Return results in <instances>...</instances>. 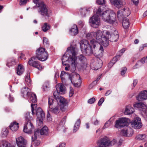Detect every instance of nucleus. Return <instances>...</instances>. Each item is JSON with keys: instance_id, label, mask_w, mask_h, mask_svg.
I'll return each mask as SVG.
<instances>
[{"instance_id": "obj_2", "label": "nucleus", "mask_w": 147, "mask_h": 147, "mask_svg": "<svg viewBox=\"0 0 147 147\" xmlns=\"http://www.w3.org/2000/svg\"><path fill=\"white\" fill-rule=\"evenodd\" d=\"M96 46L94 49L92 46H90L88 41L85 39L81 40L80 44V47L82 52L86 53L89 55L91 54H94L98 58L102 57L103 55L104 49L102 46L100 45Z\"/></svg>"}, {"instance_id": "obj_32", "label": "nucleus", "mask_w": 147, "mask_h": 147, "mask_svg": "<svg viewBox=\"0 0 147 147\" xmlns=\"http://www.w3.org/2000/svg\"><path fill=\"white\" fill-rule=\"evenodd\" d=\"M136 138L139 140L146 141L147 140V136L145 134H139L136 136Z\"/></svg>"}, {"instance_id": "obj_6", "label": "nucleus", "mask_w": 147, "mask_h": 147, "mask_svg": "<svg viewBox=\"0 0 147 147\" xmlns=\"http://www.w3.org/2000/svg\"><path fill=\"white\" fill-rule=\"evenodd\" d=\"M102 37H105L108 39L109 43V40L111 42L117 41L118 39L119 36L117 31L112 28L111 31L103 30Z\"/></svg>"}, {"instance_id": "obj_28", "label": "nucleus", "mask_w": 147, "mask_h": 147, "mask_svg": "<svg viewBox=\"0 0 147 147\" xmlns=\"http://www.w3.org/2000/svg\"><path fill=\"white\" fill-rule=\"evenodd\" d=\"M16 73L19 76L22 74L24 71V69L23 65L21 64H19L16 70Z\"/></svg>"}, {"instance_id": "obj_4", "label": "nucleus", "mask_w": 147, "mask_h": 147, "mask_svg": "<svg viewBox=\"0 0 147 147\" xmlns=\"http://www.w3.org/2000/svg\"><path fill=\"white\" fill-rule=\"evenodd\" d=\"M68 101L63 97L60 96L56 100H54L52 97L49 98L48 107L49 110L51 112L56 114L59 111V107L61 110L67 105Z\"/></svg>"}, {"instance_id": "obj_56", "label": "nucleus", "mask_w": 147, "mask_h": 147, "mask_svg": "<svg viewBox=\"0 0 147 147\" xmlns=\"http://www.w3.org/2000/svg\"><path fill=\"white\" fill-rule=\"evenodd\" d=\"M96 2L99 4H102L105 3V0H97Z\"/></svg>"}, {"instance_id": "obj_49", "label": "nucleus", "mask_w": 147, "mask_h": 147, "mask_svg": "<svg viewBox=\"0 0 147 147\" xmlns=\"http://www.w3.org/2000/svg\"><path fill=\"white\" fill-rule=\"evenodd\" d=\"M37 106V105L36 104H31V110L32 112V114L33 115L34 114V108L36 107Z\"/></svg>"}, {"instance_id": "obj_17", "label": "nucleus", "mask_w": 147, "mask_h": 147, "mask_svg": "<svg viewBox=\"0 0 147 147\" xmlns=\"http://www.w3.org/2000/svg\"><path fill=\"white\" fill-rule=\"evenodd\" d=\"M34 127L31 122H25L24 127L23 131L28 134H31Z\"/></svg>"}, {"instance_id": "obj_58", "label": "nucleus", "mask_w": 147, "mask_h": 147, "mask_svg": "<svg viewBox=\"0 0 147 147\" xmlns=\"http://www.w3.org/2000/svg\"><path fill=\"white\" fill-rule=\"evenodd\" d=\"M71 65L70 66H66L65 67V69L66 70V71H68V70H70V71L72 72H74L75 71H72V70L70 69H69V67H71V68H72L73 67H72V65H71V63H70Z\"/></svg>"}, {"instance_id": "obj_24", "label": "nucleus", "mask_w": 147, "mask_h": 147, "mask_svg": "<svg viewBox=\"0 0 147 147\" xmlns=\"http://www.w3.org/2000/svg\"><path fill=\"white\" fill-rule=\"evenodd\" d=\"M134 111V108L130 105H127L125 108L124 114L126 115H129L132 114Z\"/></svg>"}, {"instance_id": "obj_42", "label": "nucleus", "mask_w": 147, "mask_h": 147, "mask_svg": "<svg viewBox=\"0 0 147 147\" xmlns=\"http://www.w3.org/2000/svg\"><path fill=\"white\" fill-rule=\"evenodd\" d=\"M121 56V55H118L113 58L111 61L114 64L119 59L120 57Z\"/></svg>"}, {"instance_id": "obj_44", "label": "nucleus", "mask_w": 147, "mask_h": 147, "mask_svg": "<svg viewBox=\"0 0 147 147\" xmlns=\"http://www.w3.org/2000/svg\"><path fill=\"white\" fill-rule=\"evenodd\" d=\"M64 122H62L60 123V124L58 125V130H61V129H64V127H63V124H64L65 123V121H64V119H63Z\"/></svg>"}, {"instance_id": "obj_5", "label": "nucleus", "mask_w": 147, "mask_h": 147, "mask_svg": "<svg viewBox=\"0 0 147 147\" xmlns=\"http://www.w3.org/2000/svg\"><path fill=\"white\" fill-rule=\"evenodd\" d=\"M96 13L101 16L104 21L107 23L113 24L116 21V15L112 10H108L103 11L100 7L97 9Z\"/></svg>"}, {"instance_id": "obj_20", "label": "nucleus", "mask_w": 147, "mask_h": 147, "mask_svg": "<svg viewBox=\"0 0 147 147\" xmlns=\"http://www.w3.org/2000/svg\"><path fill=\"white\" fill-rule=\"evenodd\" d=\"M137 99L139 101H142L147 99V91L144 90L141 92L136 96Z\"/></svg>"}, {"instance_id": "obj_23", "label": "nucleus", "mask_w": 147, "mask_h": 147, "mask_svg": "<svg viewBox=\"0 0 147 147\" xmlns=\"http://www.w3.org/2000/svg\"><path fill=\"white\" fill-rule=\"evenodd\" d=\"M92 11V8L91 7L88 8H81L80 9V11L82 16L85 17L86 14L89 13L90 11Z\"/></svg>"}, {"instance_id": "obj_60", "label": "nucleus", "mask_w": 147, "mask_h": 147, "mask_svg": "<svg viewBox=\"0 0 147 147\" xmlns=\"http://www.w3.org/2000/svg\"><path fill=\"white\" fill-rule=\"evenodd\" d=\"M32 142H34V143H33L34 145L35 146H36L40 144V141L36 140H35L34 141H32Z\"/></svg>"}, {"instance_id": "obj_51", "label": "nucleus", "mask_w": 147, "mask_h": 147, "mask_svg": "<svg viewBox=\"0 0 147 147\" xmlns=\"http://www.w3.org/2000/svg\"><path fill=\"white\" fill-rule=\"evenodd\" d=\"M84 24V22L83 20H80L78 22V25L82 28L83 27Z\"/></svg>"}, {"instance_id": "obj_15", "label": "nucleus", "mask_w": 147, "mask_h": 147, "mask_svg": "<svg viewBox=\"0 0 147 147\" xmlns=\"http://www.w3.org/2000/svg\"><path fill=\"white\" fill-rule=\"evenodd\" d=\"M131 127L136 129L140 128L142 126L141 119L138 117H136L134 121L131 122Z\"/></svg>"}, {"instance_id": "obj_48", "label": "nucleus", "mask_w": 147, "mask_h": 147, "mask_svg": "<svg viewBox=\"0 0 147 147\" xmlns=\"http://www.w3.org/2000/svg\"><path fill=\"white\" fill-rule=\"evenodd\" d=\"M127 68L125 67L122 68L121 71V74L122 76H123L126 73L127 71Z\"/></svg>"}, {"instance_id": "obj_54", "label": "nucleus", "mask_w": 147, "mask_h": 147, "mask_svg": "<svg viewBox=\"0 0 147 147\" xmlns=\"http://www.w3.org/2000/svg\"><path fill=\"white\" fill-rule=\"evenodd\" d=\"M104 101V98L103 97L101 98L99 100L98 104L99 106L101 105Z\"/></svg>"}, {"instance_id": "obj_1", "label": "nucleus", "mask_w": 147, "mask_h": 147, "mask_svg": "<svg viewBox=\"0 0 147 147\" xmlns=\"http://www.w3.org/2000/svg\"><path fill=\"white\" fill-rule=\"evenodd\" d=\"M78 50L76 46H70L67 48L66 53L63 55L62 58V63L63 65H69L68 63H71L72 68L69 67L72 71H75L76 67H78L76 64V55Z\"/></svg>"}, {"instance_id": "obj_43", "label": "nucleus", "mask_w": 147, "mask_h": 147, "mask_svg": "<svg viewBox=\"0 0 147 147\" xmlns=\"http://www.w3.org/2000/svg\"><path fill=\"white\" fill-rule=\"evenodd\" d=\"M49 88V84L48 82H45L43 85L42 88L43 90L45 91L47 90Z\"/></svg>"}, {"instance_id": "obj_10", "label": "nucleus", "mask_w": 147, "mask_h": 147, "mask_svg": "<svg viewBox=\"0 0 147 147\" xmlns=\"http://www.w3.org/2000/svg\"><path fill=\"white\" fill-rule=\"evenodd\" d=\"M99 15H94L89 19V22L90 25L94 28H98L100 25V20L99 17Z\"/></svg>"}, {"instance_id": "obj_29", "label": "nucleus", "mask_w": 147, "mask_h": 147, "mask_svg": "<svg viewBox=\"0 0 147 147\" xmlns=\"http://www.w3.org/2000/svg\"><path fill=\"white\" fill-rule=\"evenodd\" d=\"M18 123L14 121L12 123H11L9 126L10 129L13 131H16L17 130L18 128Z\"/></svg>"}, {"instance_id": "obj_33", "label": "nucleus", "mask_w": 147, "mask_h": 147, "mask_svg": "<svg viewBox=\"0 0 147 147\" xmlns=\"http://www.w3.org/2000/svg\"><path fill=\"white\" fill-rule=\"evenodd\" d=\"M40 134V130L38 129H36L34 133V134L32 137V141H34L36 140L38 136Z\"/></svg>"}, {"instance_id": "obj_39", "label": "nucleus", "mask_w": 147, "mask_h": 147, "mask_svg": "<svg viewBox=\"0 0 147 147\" xmlns=\"http://www.w3.org/2000/svg\"><path fill=\"white\" fill-rule=\"evenodd\" d=\"M8 131L7 128H4L3 129L1 133V136L3 137H5L7 135Z\"/></svg>"}, {"instance_id": "obj_53", "label": "nucleus", "mask_w": 147, "mask_h": 147, "mask_svg": "<svg viewBox=\"0 0 147 147\" xmlns=\"http://www.w3.org/2000/svg\"><path fill=\"white\" fill-rule=\"evenodd\" d=\"M29 0H20L19 4L20 5H22L26 4Z\"/></svg>"}, {"instance_id": "obj_8", "label": "nucleus", "mask_w": 147, "mask_h": 147, "mask_svg": "<svg viewBox=\"0 0 147 147\" xmlns=\"http://www.w3.org/2000/svg\"><path fill=\"white\" fill-rule=\"evenodd\" d=\"M30 90L28 88L24 87L21 90L22 95L25 98H28L30 96V100L32 103H36L37 102L36 95L30 92Z\"/></svg>"}, {"instance_id": "obj_52", "label": "nucleus", "mask_w": 147, "mask_h": 147, "mask_svg": "<svg viewBox=\"0 0 147 147\" xmlns=\"http://www.w3.org/2000/svg\"><path fill=\"white\" fill-rule=\"evenodd\" d=\"M95 101V98H94L93 97L90 99H89L88 100V102L89 104H92Z\"/></svg>"}, {"instance_id": "obj_63", "label": "nucleus", "mask_w": 147, "mask_h": 147, "mask_svg": "<svg viewBox=\"0 0 147 147\" xmlns=\"http://www.w3.org/2000/svg\"><path fill=\"white\" fill-rule=\"evenodd\" d=\"M138 83V80H133V86L134 87H135Z\"/></svg>"}, {"instance_id": "obj_12", "label": "nucleus", "mask_w": 147, "mask_h": 147, "mask_svg": "<svg viewBox=\"0 0 147 147\" xmlns=\"http://www.w3.org/2000/svg\"><path fill=\"white\" fill-rule=\"evenodd\" d=\"M130 120L126 118H121L116 121L115 127L117 128H121L125 126H127L130 122Z\"/></svg>"}, {"instance_id": "obj_9", "label": "nucleus", "mask_w": 147, "mask_h": 147, "mask_svg": "<svg viewBox=\"0 0 147 147\" xmlns=\"http://www.w3.org/2000/svg\"><path fill=\"white\" fill-rule=\"evenodd\" d=\"M35 57L41 61H44L47 60L48 57V54L45 48H40L36 51Z\"/></svg>"}, {"instance_id": "obj_62", "label": "nucleus", "mask_w": 147, "mask_h": 147, "mask_svg": "<svg viewBox=\"0 0 147 147\" xmlns=\"http://www.w3.org/2000/svg\"><path fill=\"white\" fill-rule=\"evenodd\" d=\"M125 51V50L124 49H121L120 51H119V55H122V54Z\"/></svg>"}, {"instance_id": "obj_57", "label": "nucleus", "mask_w": 147, "mask_h": 147, "mask_svg": "<svg viewBox=\"0 0 147 147\" xmlns=\"http://www.w3.org/2000/svg\"><path fill=\"white\" fill-rule=\"evenodd\" d=\"M66 74V72L64 71H62L61 72V74L60 75V77L62 79V80H63L64 79V77H63L65 74Z\"/></svg>"}, {"instance_id": "obj_45", "label": "nucleus", "mask_w": 147, "mask_h": 147, "mask_svg": "<svg viewBox=\"0 0 147 147\" xmlns=\"http://www.w3.org/2000/svg\"><path fill=\"white\" fill-rule=\"evenodd\" d=\"M111 123V122L109 121H108L107 122H106L105 123V125H104V126L102 127V129H105V128H107L109 127Z\"/></svg>"}, {"instance_id": "obj_11", "label": "nucleus", "mask_w": 147, "mask_h": 147, "mask_svg": "<svg viewBox=\"0 0 147 147\" xmlns=\"http://www.w3.org/2000/svg\"><path fill=\"white\" fill-rule=\"evenodd\" d=\"M38 7L39 8L38 12L40 14L45 17L49 18L50 16V12L44 3L39 4Z\"/></svg>"}, {"instance_id": "obj_61", "label": "nucleus", "mask_w": 147, "mask_h": 147, "mask_svg": "<svg viewBox=\"0 0 147 147\" xmlns=\"http://www.w3.org/2000/svg\"><path fill=\"white\" fill-rule=\"evenodd\" d=\"M93 123L95 125H98L99 123V121L97 119H93Z\"/></svg>"}, {"instance_id": "obj_59", "label": "nucleus", "mask_w": 147, "mask_h": 147, "mask_svg": "<svg viewBox=\"0 0 147 147\" xmlns=\"http://www.w3.org/2000/svg\"><path fill=\"white\" fill-rule=\"evenodd\" d=\"M74 94V90L72 88H71L69 92V96L70 97H71Z\"/></svg>"}, {"instance_id": "obj_19", "label": "nucleus", "mask_w": 147, "mask_h": 147, "mask_svg": "<svg viewBox=\"0 0 147 147\" xmlns=\"http://www.w3.org/2000/svg\"><path fill=\"white\" fill-rule=\"evenodd\" d=\"M121 134L124 136L129 137L132 135L133 131L131 128L127 127L121 130Z\"/></svg>"}, {"instance_id": "obj_18", "label": "nucleus", "mask_w": 147, "mask_h": 147, "mask_svg": "<svg viewBox=\"0 0 147 147\" xmlns=\"http://www.w3.org/2000/svg\"><path fill=\"white\" fill-rule=\"evenodd\" d=\"M79 62V64L76 63V64H77L78 67L76 68H80V65L81 67H83L84 66L87 65V60L86 57L82 55H81L78 56L77 57Z\"/></svg>"}, {"instance_id": "obj_21", "label": "nucleus", "mask_w": 147, "mask_h": 147, "mask_svg": "<svg viewBox=\"0 0 147 147\" xmlns=\"http://www.w3.org/2000/svg\"><path fill=\"white\" fill-rule=\"evenodd\" d=\"M111 3L117 7L119 8L121 6L125 4L123 0H109Z\"/></svg>"}, {"instance_id": "obj_36", "label": "nucleus", "mask_w": 147, "mask_h": 147, "mask_svg": "<svg viewBox=\"0 0 147 147\" xmlns=\"http://www.w3.org/2000/svg\"><path fill=\"white\" fill-rule=\"evenodd\" d=\"M0 147H12L10 144L5 141H2L0 142Z\"/></svg>"}, {"instance_id": "obj_34", "label": "nucleus", "mask_w": 147, "mask_h": 147, "mask_svg": "<svg viewBox=\"0 0 147 147\" xmlns=\"http://www.w3.org/2000/svg\"><path fill=\"white\" fill-rule=\"evenodd\" d=\"M30 112H28L25 115V122H31V121L32 119V118L30 116Z\"/></svg>"}, {"instance_id": "obj_50", "label": "nucleus", "mask_w": 147, "mask_h": 147, "mask_svg": "<svg viewBox=\"0 0 147 147\" xmlns=\"http://www.w3.org/2000/svg\"><path fill=\"white\" fill-rule=\"evenodd\" d=\"M33 2L35 3L36 6L38 7V5L39 4L41 3H44L42 1H40L39 0H33Z\"/></svg>"}, {"instance_id": "obj_64", "label": "nucleus", "mask_w": 147, "mask_h": 147, "mask_svg": "<svg viewBox=\"0 0 147 147\" xmlns=\"http://www.w3.org/2000/svg\"><path fill=\"white\" fill-rule=\"evenodd\" d=\"M112 92L111 90H107L105 94V95L106 96H107L110 94Z\"/></svg>"}, {"instance_id": "obj_41", "label": "nucleus", "mask_w": 147, "mask_h": 147, "mask_svg": "<svg viewBox=\"0 0 147 147\" xmlns=\"http://www.w3.org/2000/svg\"><path fill=\"white\" fill-rule=\"evenodd\" d=\"M43 118H38L36 120L37 125L39 127H41L43 125V123L42 121Z\"/></svg>"}, {"instance_id": "obj_25", "label": "nucleus", "mask_w": 147, "mask_h": 147, "mask_svg": "<svg viewBox=\"0 0 147 147\" xmlns=\"http://www.w3.org/2000/svg\"><path fill=\"white\" fill-rule=\"evenodd\" d=\"M56 90L61 94L64 93L65 90V86L61 83H59L56 86Z\"/></svg>"}, {"instance_id": "obj_37", "label": "nucleus", "mask_w": 147, "mask_h": 147, "mask_svg": "<svg viewBox=\"0 0 147 147\" xmlns=\"http://www.w3.org/2000/svg\"><path fill=\"white\" fill-rule=\"evenodd\" d=\"M50 26L47 23L44 24L42 26V30L44 32H46L50 29Z\"/></svg>"}, {"instance_id": "obj_38", "label": "nucleus", "mask_w": 147, "mask_h": 147, "mask_svg": "<svg viewBox=\"0 0 147 147\" xmlns=\"http://www.w3.org/2000/svg\"><path fill=\"white\" fill-rule=\"evenodd\" d=\"M16 64V62L15 59H10L8 60L6 65L9 67L12 65H14Z\"/></svg>"}, {"instance_id": "obj_35", "label": "nucleus", "mask_w": 147, "mask_h": 147, "mask_svg": "<svg viewBox=\"0 0 147 147\" xmlns=\"http://www.w3.org/2000/svg\"><path fill=\"white\" fill-rule=\"evenodd\" d=\"M40 134L46 135L48 134V128L46 126L43 127L40 131Z\"/></svg>"}, {"instance_id": "obj_40", "label": "nucleus", "mask_w": 147, "mask_h": 147, "mask_svg": "<svg viewBox=\"0 0 147 147\" xmlns=\"http://www.w3.org/2000/svg\"><path fill=\"white\" fill-rule=\"evenodd\" d=\"M26 82L28 86L30 85L31 83V80L30 78V75L29 74H28L25 78Z\"/></svg>"}, {"instance_id": "obj_14", "label": "nucleus", "mask_w": 147, "mask_h": 147, "mask_svg": "<svg viewBox=\"0 0 147 147\" xmlns=\"http://www.w3.org/2000/svg\"><path fill=\"white\" fill-rule=\"evenodd\" d=\"M36 58L35 57H32L28 61V64L38 69L39 70H41L42 68L41 66L39 61H36Z\"/></svg>"}, {"instance_id": "obj_55", "label": "nucleus", "mask_w": 147, "mask_h": 147, "mask_svg": "<svg viewBox=\"0 0 147 147\" xmlns=\"http://www.w3.org/2000/svg\"><path fill=\"white\" fill-rule=\"evenodd\" d=\"M99 62H100V63L98 64V67H97V68L96 69H94V70H98L99 68H100L102 66V61L100 59H99Z\"/></svg>"}, {"instance_id": "obj_46", "label": "nucleus", "mask_w": 147, "mask_h": 147, "mask_svg": "<svg viewBox=\"0 0 147 147\" xmlns=\"http://www.w3.org/2000/svg\"><path fill=\"white\" fill-rule=\"evenodd\" d=\"M61 94V93H59V92L57 90L56 91H54L53 93V96L55 98V100H56V99H57L58 98H59V97L60 96H59V94Z\"/></svg>"}, {"instance_id": "obj_22", "label": "nucleus", "mask_w": 147, "mask_h": 147, "mask_svg": "<svg viewBox=\"0 0 147 147\" xmlns=\"http://www.w3.org/2000/svg\"><path fill=\"white\" fill-rule=\"evenodd\" d=\"M16 143L18 146L21 145H26L27 141L22 136H20L16 138Z\"/></svg>"}, {"instance_id": "obj_26", "label": "nucleus", "mask_w": 147, "mask_h": 147, "mask_svg": "<svg viewBox=\"0 0 147 147\" xmlns=\"http://www.w3.org/2000/svg\"><path fill=\"white\" fill-rule=\"evenodd\" d=\"M36 115L38 118H43L45 117L44 113L40 107H38L36 109Z\"/></svg>"}, {"instance_id": "obj_47", "label": "nucleus", "mask_w": 147, "mask_h": 147, "mask_svg": "<svg viewBox=\"0 0 147 147\" xmlns=\"http://www.w3.org/2000/svg\"><path fill=\"white\" fill-rule=\"evenodd\" d=\"M43 43L44 45H49V42L48 39L46 37H44L43 39Z\"/></svg>"}, {"instance_id": "obj_3", "label": "nucleus", "mask_w": 147, "mask_h": 147, "mask_svg": "<svg viewBox=\"0 0 147 147\" xmlns=\"http://www.w3.org/2000/svg\"><path fill=\"white\" fill-rule=\"evenodd\" d=\"M103 31L97 30L95 32H91L88 33L86 35V38L88 39H90L95 37L96 40L93 39L90 40V46H92L94 49L95 47L100 45L99 43H102L105 47L108 45V39L105 37H102Z\"/></svg>"}, {"instance_id": "obj_7", "label": "nucleus", "mask_w": 147, "mask_h": 147, "mask_svg": "<svg viewBox=\"0 0 147 147\" xmlns=\"http://www.w3.org/2000/svg\"><path fill=\"white\" fill-rule=\"evenodd\" d=\"M117 143V140L113 139L111 140L106 137L101 138L98 140V144L100 147H110L115 144Z\"/></svg>"}, {"instance_id": "obj_16", "label": "nucleus", "mask_w": 147, "mask_h": 147, "mask_svg": "<svg viewBox=\"0 0 147 147\" xmlns=\"http://www.w3.org/2000/svg\"><path fill=\"white\" fill-rule=\"evenodd\" d=\"M133 106L135 108L138 109L140 111H142L144 113H146L147 112V106L142 102H135Z\"/></svg>"}, {"instance_id": "obj_27", "label": "nucleus", "mask_w": 147, "mask_h": 147, "mask_svg": "<svg viewBox=\"0 0 147 147\" xmlns=\"http://www.w3.org/2000/svg\"><path fill=\"white\" fill-rule=\"evenodd\" d=\"M69 32L71 34L72 36H76L78 33V29L77 26L76 24H74L71 28L69 30Z\"/></svg>"}, {"instance_id": "obj_30", "label": "nucleus", "mask_w": 147, "mask_h": 147, "mask_svg": "<svg viewBox=\"0 0 147 147\" xmlns=\"http://www.w3.org/2000/svg\"><path fill=\"white\" fill-rule=\"evenodd\" d=\"M121 19L122 20H123L122 22V26L125 29H127V28L129 26V20L127 18H121L120 19Z\"/></svg>"}, {"instance_id": "obj_13", "label": "nucleus", "mask_w": 147, "mask_h": 147, "mask_svg": "<svg viewBox=\"0 0 147 147\" xmlns=\"http://www.w3.org/2000/svg\"><path fill=\"white\" fill-rule=\"evenodd\" d=\"M130 14V11L129 9L127 7H124L123 9L118 11L117 12V17L118 19L120 21L122 20L120 18L127 17Z\"/></svg>"}, {"instance_id": "obj_31", "label": "nucleus", "mask_w": 147, "mask_h": 147, "mask_svg": "<svg viewBox=\"0 0 147 147\" xmlns=\"http://www.w3.org/2000/svg\"><path fill=\"white\" fill-rule=\"evenodd\" d=\"M81 123L80 119L77 120L75 123L73 129V131L74 133L76 132L79 129Z\"/></svg>"}]
</instances>
